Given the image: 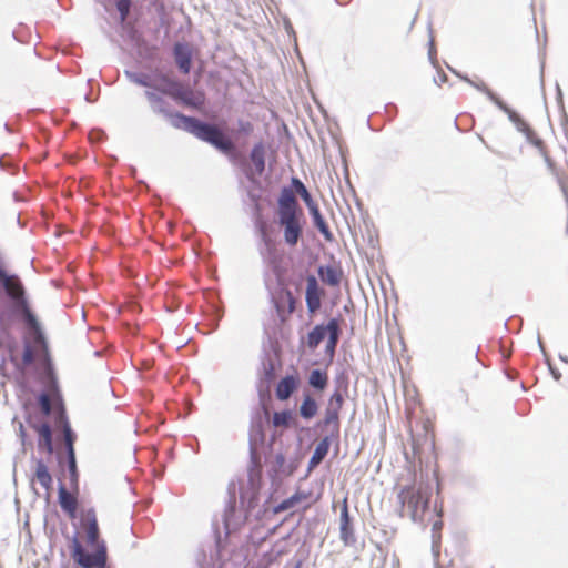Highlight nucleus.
<instances>
[{"label":"nucleus","instance_id":"nucleus-1","mask_svg":"<svg viewBox=\"0 0 568 568\" xmlns=\"http://www.w3.org/2000/svg\"><path fill=\"white\" fill-rule=\"evenodd\" d=\"M79 520L84 540L92 551H87L78 539H73L72 559L82 568H106L108 547L100 536L95 509L93 507L81 509Z\"/></svg>","mask_w":568,"mask_h":568},{"label":"nucleus","instance_id":"nucleus-2","mask_svg":"<svg viewBox=\"0 0 568 568\" xmlns=\"http://www.w3.org/2000/svg\"><path fill=\"white\" fill-rule=\"evenodd\" d=\"M160 112L170 119L171 124L175 129H182L193 134L197 139L212 144L223 153L229 154L234 151L235 146L232 140L225 136L216 125L201 122L195 118L186 116L179 112L173 113L164 109H161Z\"/></svg>","mask_w":568,"mask_h":568},{"label":"nucleus","instance_id":"nucleus-3","mask_svg":"<svg viewBox=\"0 0 568 568\" xmlns=\"http://www.w3.org/2000/svg\"><path fill=\"white\" fill-rule=\"evenodd\" d=\"M277 204V223L283 230L284 242L294 247L303 235V211L294 191L288 187L282 189Z\"/></svg>","mask_w":568,"mask_h":568},{"label":"nucleus","instance_id":"nucleus-4","mask_svg":"<svg viewBox=\"0 0 568 568\" xmlns=\"http://www.w3.org/2000/svg\"><path fill=\"white\" fill-rule=\"evenodd\" d=\"M153 89L192 109L201 110L205 103L204 92L185 87L166 74L153 79Z\"/></svg>","mask_w":568,"mask_h":568},{"label":"nucleus","instance_id":"nucleus-5","mask_svg":"<svg viewBox=\"0 0 568 568\" xmlns=\"http://www.w3.org/2000/svg\"><path fill=\"white\" fill-rule=\"evenodd\" d=\"M398 499L402 504L400 516H404L406 511L413 521H423L429 504V493L426 488L422 486L404 487L398 494Z\"/></svg>","mask_w":568,"mask_h":568},{"label":"nucleus","instance_id":"nucleus-6","mask_svg":"<svg viewBox=\"0 0 568 568\" xmlns=\"http://www.w3.org/2000/svg\"><path fill=\"white\" fill-rule=\"evenodd\" d=\"M273 304L281 322H286L296 308V298L290 290L282 288L274 294Z\"/></svg>","mask_w":568,"mask_h":568},{"label":"nucleus","instance_id":"nucleus-7","mask_svg":"<svg viewBox=\"0 0 568 568\" xmlns=\"http://www.w3.org/2000/svg\"><path fill=\"white\" fill-rule=\"evenodd\" d=\"M59 418L62 424V432L64 437V443L67 446L68 452V459H69V469L71 473V477L73 481H77L78 474H77V464H75V453H74V440L75 435L73 434L71 426L68 422V418L64 416V413L62 409H59Z\"/></svg>","mask_w":568,"mask_h":568},{"label":"nucleus","instance_id":"nucleus-8","mask_svg":"<svg viewBox=\"0 0 568 568\" xmlns=\"http://www.w3.org/2000/svg\"><path fill=\"white\" fill-rule=\"evenodd\" d=\"M325 292L314 275L306 277L305 302L310 314H315L322 306Z\"/></svg>","mask_w":568,"mask_h":568},{"label":"nucleus","instance_id":"nucleus-9","mask_svg":"<svg viewBox=\"0 0 568 568\" xmlns=\"http://www.w3.org/2000/svg\"><path fill=\"white\" fill-rule=\"evenodd\" d=\"M173 55L176 67L180 72L187 74L192 67V49L186 43H175L173 48Z\"/></svg>","mask_w":568,"mask_h":568},{"label":"nucleus","instance_id":"nucleus-10","mask_svg":"<svg viewBox=\"0 0 568 568\" xmlns=\"http://www.w3.org/2000/svg\"><path fill=\"white\" fill-rule=\"evenodd\" d=\"M0 280L3 284V287L7 292V294L14 301L19 302L20 305H22V301H26L23 298L24 290L17 276H10L6 273H0Z\"/></svg>","mask_w":568,"mask_h":568},{"label":"nucleus","instance_id":"nucleus-11","mask_svg":"<svg viewBox=\"0 0 568 568\" xmlns=\"http://www.w3.org/2000/svg\"><path fill=\"white\" fill-rule=\"evenodd\" d=\"M59 505L70 519L77 517L78 496L69 491L63 485L59 487Z\"/></svg>","mask_w":568,"mask_h":568},{"label":"nucleus","instance_id":"nucleus-12","mask_svg":"<svg viewBox=\"0 0 568 568\" xmlns=\"http://www.w3.org/2000/svg\"><path fill=\"white\" fill-rule=\"evenodd\" d=\"M300 378L297 375H287L283 377L276 385L275 395L280 400L288 399L292 394L297 389Z\"/></svg>","mask_w":568,"mask_h":568},{"label":"nucleus","instance_id":"nucleus-13","mask_svg":"<svg viewBox=\"0 0 568 568\" xmlns=\"http://www.w3.org/2000/svg\"><path fill=\"white\" fill-rule=\"evenodd\" d=\"M32 481L39 483L40 486L45 490L47 495H50L53 479L48 466L44 464L43 460L37 462Z\"/></svg>","mask_w":568,"mask_h":568},{"label":"nucleus","instance_id":"nucleus-14","mask_svg":"<svg viewBox=\"0 0 568 568\" xmlns=\"http://www.w3.org/2000/svg\"><path fill=\"white\" fill-rule=\"evenodd\" d=\"M33 428L38 434L39 449L51 455L53 453V445H52V432H51L49 424L43 423L40 425H34Z\"/></svg>","mask_w":568,"mask_h":568},{"label":"nucleus","instance_id":"nucleus-15","mask_svg":"<svg viewBox=\"0 0 568 568\" xmlns=\"http://www.w3.org/2000/svg\"><path fill=\"white\" fill-rule=\"evenodd\" d=\"M21 310H22V314H23L26 324L28 325V327L30 329L33 331V333L36 335V342H38L40 344H44V337L41 333L40 324H39L38 320L36 318V316L30 311L26 301H22Z\"/></svg>","mask_w":568,"mask_h":568},{"label":"nucleus","instance_id":"nucleus-16","mask_svg":"<svg viewBox=\"0 0 568 568\" xmlns=\"http://www.w3.org/2000/svg\"><path fill=\"white\" fill-rule=\"evenodd\" d=\"M318 275L325 284L329 286H338L342 281L343 273L341 268L327 265L320 266Z\"/></svg>","mask_w":568,"mask_h":568},{"label":"nucleus","instance_id":"nucleus-17","mask_svg":"<svg viewBox=\"0 0 568 568\" xmlns=\"http://www.w3.org/2000/svg\"><path fill=\"white\" fill-rule=\"evenodd\" d=\"M310 497V494L303 491V490H296L291 497L284 499L282 503H280L277 506L273 508V514H280L282 511L288 510L291 508L296 507L301 503L307 500Z\"/></svg>","mask_w":568,"mask_h":568},{"label":"nucleus","instance_id":"nucleus-18","mask_svg":"<svg viewBox=\"0 0 568 568\" xmlns=\"http://www.w3.org/2000/svg\"><path fill=\"white\" fill-rule=\"evenodd\" d=\"M328 328H329V335L328 339L325 346V352L329 356V358H333L335 355V349L338 343L339 338V323L338 320L332 318L328 322Z\"/></svg>","mask_w":568,"mask_h":568},{"label":"nucleus","instance_id":"nucleus-19","mask_svg":"<svg viewBox=\"0 0 568 568\" xmlns=\"http://www.w3.org/2000/svg\"><path fill=\"white\" fill-rule=\"evenodd\" d=\"M341 539L347 544L353 537L351 517L348 514L347 500L345 499L341 509Z\"/></svg>","mask_w":568,"mask_h":568},{"label":"nucleus","instance_id":"nucleus-20","mask_svg":"<svg viewBox=\"0 0 568 568\" xmlns=\"http://www.w3.org/2000/svg\"><path fill=\"white\" fill-rule=\"evenodd\" d=\"M39 404H40V407H41V410L42 413L48 416L50 415L51 413L54 414V417H55V425L58 427H61L62 428V424L60 422V418H59V409H62L63 413H64V416L67 417L65 415V410L63 408V406L61 404H58L55 405L54 407L52 406L51 404V398L49 395L47 394H42L40 397H39Z\"/></svg>","mask_w":568,"mask_h":568},{"label":"nucleus","instance_id":"nucleus-21","mask_svg":"<svg viewBox=\"0 0 568 568\" xmlns=\"http://www.w3.org/2000/svg\"><path fill=\"white\" fill-rule=\"evenodd\" d=\"M308 210H310V213H311V215L313 217L314 225L323 234L325 240L332 241L333 240V234H332V232H331L326 221L322 216L317 204L311 206Z\"/></svg>","mask_w":568,"mask_h":568},{"label":"nucleus","instance_id":"nucleus-22","mask_svg":"<svg viewBox=\"0 0 568 568\" xmlns=\"http://www.w3.org/2000/svg\"><path fill=\"white\" fill-rule=\"evenodd\" d=\"M329 335V328L327 325H316L308 334L306 344L310 349H315L320 343Z\"/></svg>","mask_w":568,"mask_h":568},{"label":"nucleus","instance_id":"nucleus-23","mask_svg":"<svg viewBox=\"0 0 568 568\" xmlns=\"http://www.w3.org/2000/svg\"><path fill=\"white\" fill-rule=\"evenodd\" d=\"M250 159L258 174L265 169V149L262 143H257L253 146Z\"/></svg>","mask_w":568,"mask_h":568},{"label":"nucleus","instance_id":"nucleus-24","mask_svg":"<svg viewBox=\"0 0 568 568\" xmlns=\"http://www.w3.org/2000/svg\"><path fill=\"white\" fill-rule=\"evenodd\" d=\"M329 449L327 438L322 439L315 447V450L310 459V468H315L326 457Z\"/></svg>","mask_w":568,"mask_h":568},{"label":"nucleus","instance_id":"nucleus-25","mask_svg":"<svg viewBox=\"0 0 568 568\" xmlns=\"http://www.w3.org/2000/svg\"><path fill=\"white\" fill-rule=\"evenodd\" d=\"M308 384L318 390H324L328 384V374L321 369H313L308 376Z\"/></svg>","mask_w":568,"mask_h":568},{"label":"nucleus","instance_id":"nucleus-26","mask_svg":"<svg viewBox=\"0 0 568 568\" xmlns=\"http://www.w3.org/2000/svg\"><path fill=\"white\" fill-rule=\"evenodd\" d=\"M317 410L318 405L316 400L310 395H306L300 406V415L304 419H311L317 414Z\"/></svg>","mask_w":568,"mask_h":568},{"label":"nucleus","instance_id":"nucleus-27","mask_svg":"<svg viewBox=\"0 0 568 568\" xmlns=\"http://www.w3.org/2000/svg\"><path fill=\"white\" fill-rule=\"evenodd\" d=\"M292 185L295 190V192L303 199L307 207L315 205L316 203L313 201L310 192L305 187V185L298 180L297 178L292 179Z\"/></svg>","mask_w":568,"mask_h":568},{"label":"nucleus","instance_id":"nucleus-28","mask_svg":"<svg viewBox=\"0 0 568 568\" xmlns=\"http://www.w3.org/2000/svg\"><path fill=\"white\" fill-rule=\"evenodd\" d=\"M292 419V414L288 410L275 412L272 417V425L274 427H288Z\"/></svg>","mask_w":568,"mask_h":568},{"label":"nucleus","instance_id":"nucleus-29","mask_svg":"<svg viewBox=\"0 0 568 568\" xmlns=\"http://www.w3.org/2000/svg\"><path fill=\"white\" fill-rule=\"evenodd\" d=\"M344 405V394L341 390V388H336L335 392L332 394V396L328 399L327 406L332 408H336L338 410H342Z\"/></svg>","mask_w":568,"mask_h":568},{"label":"nucleus","instance_id":"nucleus-30","mask_svg":"<svg viewBox=\"0 0 568 568\" xmlns=\"http://www.w3.org/2000/svg\"><path fill=\"white\" fill-rule=\"evenodd\" d=\"M339 413H341V410L327 406L326 409H325L324 424L326 426L332 425V424L338 425V423H339Z\"/></svg>","mask_w":568,"mask_h":568},{"label":"nucleus","instance_id":"nucleus-31","mask_svg":"<svg viewBox=\"0 0 568 568\" xmlns=\"http://www.w3.org/2000/svg\"><path fill=\"white\" fill-rule=\"evenodd\" d=\"M116 9L120 13L121 22H124L130 13L131 1L130 0H119L116 2Z\"/></svg>","mask_w":568,"mask_h":568},{"label":"nucleus","instance_id":"nucleus-32","mask_svg":"<svg viewBox=\"0 0 568 568\" xmlns=\"http://www.w3.org/2000/svg\"><path fill=\"white\" fill-rule=\"evenodd\" d=\"M133 81L142 87L151 88L153 89V79H151L150 75L146 74H138L134 75Z\"/></svg>","mask_w":568,"mask_h":568},{"label":"nucleus","instance_id":"nucleus-33","mask_svg":"<svg viewBox=\"0 0 568 568\" xmlns=\"http://www.w3.org/2000/svg\"><path fill=\"white\" fill-rule=\"evenodd\" d=\"M465 80L468 83H470L471 85H474L476 89H478L479 91H481L485 94H487L489 97V99H491L493 101L497 102V98L495 97V94L491 92V90L484 82L475 83V82L470 81L469 79H465Z\"/></svg>","mask_w":568,"mask_h":568},{"label":"nucleus","instance_id":"nucleus-34","mask_svg":"<svg viewBox=\"0 0 568 568\" xmlns=\"http://www.w3.org/2000/svg\"><path fill=\"white\" fill-rule=\"evenodd\" d=\"M465 80L468 83H470L471 85H474L476 89H478L479 91H481L485 94H487L489 97V99H491L493 101L497 102V98L495 97V94L491 92V90L484 82L475 83V82L470 81L469 79H465Z\"/></svg>","mask_w":568,"mask_h":568},{"label":"nucleus","instance_id":"nucleus-35","mask_svg":"<svg viewBox=\"0 0 568 568\" xmlns=\"http://www.w3.org/2000/svg\"><path fill=\"white\" fill-rule=\"evenodd\" d=\"M34 361V354L30 346H26L22 354V362L24 365H30Z\"/></svg>","mask_w":568,"mask_h":568},{"label":"nucleus","instance_id":"nucleus-36","mask_svg":"<svg viewBox=\"0 0 568 568\" xmlns=\"http://www.w3.org/2000/svg\"><path fill=\"white\" fill-rule=\"evenodd\" d=\"M443 528V521L440 519L436 520L433 524V539L434 542H438L440 540V530Z\"/></svg>","mask_w":568,"mask_h":568},{"label":"nucleus","instance_id":"nucleus-37","mask_svg":"<svg viewBox=\"0 0 568 568\" xmlns=\"http://www.w3.org/2000/svg\"><path fill=\"white\" fill-rule=\"evenodd\" d=\"M285 464V457L283 454H277L275 456V471H281Z\"/></svg>","mask_w":568,"mask_h":568},{"label":"nucleus","instance_id":"nucleus-38","mask_svg":"<svg viewBox=\"0 0 568 568\" xmlns=\"http://www.w3.org/2000/svg\"><path fill=\"white\" fill-rule=\"evenodd\" d=\"M145 95L148 98V100L151 102V103H160L162 102V99L161 97H159L155 92L153 91H146L145 92Z\"/></svg>","mask_w":568,"mask_h":568},{"label":"nucleus","instance_id":"nucleus-39","mask_svg":"<svg viewBox=\"0 0 568 568\" xmlns=\"http://www.w3.org/2000/svg\"><path fill=\"white\" fill-rule=\"evenodd\" d=\"M532 142H534L535 145H537L540 149L544 146V143H542V141L540 139H536Z\"/></svg>","mask_w":568,"mask_h":568},{"label":"nucleus","instance_id":"nucleus-40","mask_svg":"<svg viewBox=\"0 0 568 568\" xmlns=\"http://www.w3.org/2000/svg\"><path fill=\"white\" fill-rule=\"evenodd\" d=\"M243 130H245V131H251V130H252V125H251V123H248V122H247V123L245 124V126H243Z\"/></svg>","mask_w":568,"mask_h":568},{"label":"nucleus","instance_id":"nucleus-41","mask_svg":"<svg viewBox=\"0 0 568 568\" xmlns=\"http://www.w3.org/2000/svg\"><path fill=\"white\" fill-rule=\"evenodd\" d=\"M343 388H344V392L346 393L347 392V383H345Z\"/></svg>","mask_w":568,"mask_h":568}]
</instances>
